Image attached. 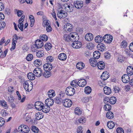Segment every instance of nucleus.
<instances>
[{
  "label": "nucleus",
  "instance_id": "nucleus-1",
  "mask_svg": "<svg viewBox=\"0 0 133 133\" xmlns=\"http://www.w3.org/2000/svg\"><path fill=\"white\" fill-rule=\"evenodd\" d=\"M24 87L26 91H30L33 88L32 83L29 80L25 81L24 83Z\"/></svg>",
  "mask_w": 133,
  "mask_h": 133
},
{
  "label": "nucleus",
  "instance_id": "nucleus-2",
  "mask_svg": "<svg viewBox=\"0 0 133 133\" xmlns=\"http://www.w3.org/2000/svg\"><path fill=\"white\" fill-rule=\"evenodd\" d=\"M75 92V89L71 87H69L66 88L65 90L66 94L69 96L73 95Z\"/></svg>",
  "mask_w": 133,
  "mask_h": 133
},
{
  "label": "nucleus",
  "instance_id": "nucleus-3",
  "mask_svg": "<svg viewBox=\"0 0 133 133\" xmlns=\"http://www.w3.org/2000/svg\"><path fill=\"white\" fill-rule=\"evenodd\" d=\"M18 129L19 131L23 132V133H28L30 131L29 127L24 125H20L18 127Z\"/></svg>",
  "mask_w": 133,
  "mask_h": 133
},
{
  "label": "nucleus",
  "instance_id": "nucleus-4",
  "mask_svg": "<svg viewBox=\"0 0 133 133\" xmlns=\"http://www.w3.org/2000/svg\"><path fill=\"white\" fill-rule=\"evenodd\" d=\"M57 15L58 17L60 18H64L67 16V13L65 11L62 9L58 10Z\"/></svg>",
  "mask_w": 133,
  "mask_h": 133
},
{
  "label": "nucleus",
  "instance_id": "nucleus-5",
  "mask_svg": "<svg viewBox=\"0 0 133 133\" xmlns=\"http://www.w3.org/2000/svg\"><path fill=\"white\" fill-rule=\"evenodd\" d=\"M70 41L74 42L78 41L79 39V37L76 32L71 33L70 34Z\"/></svg>",
  "mask_w": 133,
  "mask_h": 133
},
{
  "label": "nucleus",
  "instance_id": "nucleus-6",
  "mask_svg": "<svg viewBox=\"0 0 133 133\" xmlns=\"http://www.w3.org/2000/svg\"><path fill=\"white\" fill-rule=\"evenodd\" d=\"M60 97H57L55 99V103L57 104H60L63 103L64 100V96L60 94Z\"/></svg>",
  "mask_w": 133,
  "mask_h": 133
},
{
  "label": "nucleus",
  "instance_id": "nucleus-7",
  "mask_svg": "<svg viewBox=\"0 0 133 133\" xmlns=\"http://www.w3.org/2000/svg\"><path fill=\"white\" fill-rule=\"evenodd\" d=\"M33 72L37 77H39L43 75L42 70L39 68L37 67L35 68L34 69Z\"/></svg>",
  "mask_w": 133,
  "mask_h": 133
},
{
  "label": "nucleus",
  "instance_id": "nucleus-8",
  "mask_svg": "<svg viewBox=\"0 0 133 133\" xmlns=\"http://www.w3.org/2000/svg\"><path fill=\"white\" fill-rule=\"evenodd\" d=\"M72 104V101L69 99L64 98V101L63 102V104L65 107H70Z\"/></svg>",
  "mask_w": 133,
  "mask_h": 133
},
{
  "label": "nucleus",
  "instance_id": "nucleus-9",
  "mask_svg": "<svg viewBox=\"0 0 133 133\" xmlns=\"http://www.w3.org/2000/svg\"><path fill=\"white\" fill-rule=\"evenodd\" d=\"M18 39V37L16 34H14L12 38V46L11 49V51L14 50L15 48L16 43L17 42V40Z\"/></svg>",
  "mask_w": 133,
  "mask_h": 133
},
{
  "label": "nucleus",
  "instance_id": "nucleus-10",
  "mask_svg": "<svg viewBox=\"0 0 133 133\" xmlns=\"http://www.w3.org/2000/svg\"><path fill=\"white\" fill-rule=\"evenodd\" d=\"M64 30L66 32L71 31L73 29V26L70 23H67L64 26Z\"/></svg>",
  "mask_w": 133,
  "mask_h": 133
},
{
  "label": "nucleus",
  "instance_id": "nucleus-11",
  "mask_svg": "<svg viewBox=\"0 0 133 133\" xmlns=\"http://www.w3.org/2000/svg\"><path fill=\"white\" fill-rule=\"evenodd\" d=\"M35 106L37 110H41L43 106V104L40 101L37 102L35 103Z\"/></svg>",
  "mask_w": 133,
  "mask_h": 133
},
{
  "label": "nucleus",
  "instance_id": "nucleus-12",
  "mask_svg": "<svg viewBox=\"0 0 133 133\" xmlns=\"http://www.w3.org/2000/svg\"><path fill=\"white\" fill-rule=\"evenodd\" d=\"M64 6L65 10L66 12H70L73 11L74 7L71 4L70 5V4L68 5V4H66L64 5Z\"/></svg>",
  "mask_w": 133,
  "mask_h": 133
},
{
  "label": "nucleus",
  "instance_id": "nucleus-13",
  "mask_svg": "<svg viewBox=\"0 0 133 133\" xmlns=\"http://www.w3.org/2000/svg\"><path fill=\"white\" fill-rule=\"evenodd\" d=\"M82 44L81 43L77 41H75L73 42L72 44V47L76 49H79L81 48L82 46Z\"/></svg>",
  "mask_w": 133,
  "mask_h": 133
},
{
  "label": "nucleus",
  "instance_id": "nucleus-14",
  "mask_svg": "<svg viewBox=\"0 0 133 133\" xmlns=\"http://www.w3.org/2000/svg\"><path fill=\"white\" fill-rule=\"evenodd\" d=\"M122 81L124 83H127L129 81V77L127 74L123 75L122 76Z\"/></svg>",
  "mask_w": 133,
  "mask_h": 133
},
{
  "label": "nucleus",
  "instance_id": "nucleus-15",
  "mask_svg": "<svg viewBox=\"0 0 133 133\" xmlns=\"http://www.w3.org/2000/svg\"><path fill=\"white\" fill-rule=\"evenodd\" d=\"M85 40L87 41H91L93 39V35L91 33H88L85 35Z\"/></svg>",
  "mask_w": 133,
  "mask_h": 133
},
{
  "label": "nucleus",
  "instance_id": "nucleus-16",
  "mask_svg": "<svg viewBox=\"0 0 133 133\" xmlns=\"http://www.w3.org/2000/svg\"><path fill=\"white\" fill-rule=\"evenodd\" d=\"M35 46L38 49L41 48L43 45V43L41 40H37L35 43Z\"/></svg>",
  "mask_w": 133,
  "mask_h": 133
},
{
  "label": "nucleus",
  "instance_id": "nucleus-17",
  "mask_svg": "<svg viewBox=\"0 0 133 133\" xmlns=\"http://www.w3.org/2000/svg\"><path fill=\"white\" fill-rule=\"evenodd\" d=\"M54 101V100L51 98H48L45 100V103L46 105H49L50 107L53 105Z\"/></svg>",
  "mask_w": 133,
  "mask_h": 133
},
{
  "label": "nucleus",
  "instance_id": "nucleus-18",
  "mask_svg": "<svg viewBox=\"0 0 133 133\" xmlns=\"http://www.w3.org/2000/svg\"><path fill=\"white\" fill-rule=\"evenodd\" d=\"M97 48L98 50L101 51H103L106 49L105 45L103 43H100L97 45Z\"/></svg>",
  "mask_w": 133,
  "mask_h": 133
},
{
  "label": "nucleus",
  "instance_id": "nucleus-19",
  "mask_svg": "<svg viewBox=\"0 0 133 133\" xmlns=\"http://www.w3.org/2000/svg\"><path fill=\"white\" fill-rule=\"evenodd\" d=\"M96 59L94 58H92L89 59V62L91 66L95 67L97 65L98 62Z\"/></svg>",
  "mask_w": 133,
  "mask_h": 133
},
{
  "label": "nucleus",
  "instance_id": "nucleus-20",
  "mask_svg": "<svg viewBox=\"0 0 133 133\" xmlns=\"http://www.w3.org/2000/svg\"><path fill=\"white\" fill-rule=\"evenodd\" d=\"M87 84L86 80L84 79H82L79 80L77 82V85L79 87H83Z\"/></svg>",
  "mask_w": 133,
  "mask_h": 133
},
{
  "label": "nucleus",
  "instance_id": "nucleus-21",
  "mask_svg": "<svg viewBox=\"0 0 133 133\" xmlns=\"http://www.w3.org/2000/svg\"><path fill=\"white\" fill-rule=\"evenodd\" d=\"M97 65L98 68L100 70L103 69L105 68V64L102 61L98 62Z\"/></svg>",
  "mask_w": 133,
  "mask_h": 133
},
{
  "label": "nucleus",
  "instance_id": "nucleus-22",
  "mask_svg": "<svg viewBox=\"0 0 133 133\" xmlns=\"http://www.w3.org/2000/svg\"><path fill=\"white\" fill-rule=\"evenodd\" d=\"M43 68L45 70H47V69H48L49 70H50L52 68V66L51 64L48 63L44 64L43 66Z\"/></svg>",
  "mask_w": 133,
  "mask_h": 133
},
{
  "label": "nucleus",
  "instance_id": "nucleus-23",
  "mask_svg": "<svg viewBox=\"0 0 133 133\" xmlns=\"http://www.w3.org/2000/svg\"><path fill=\"white\" fill-rule=\"evenodd\" d=\"M109 74L107 71H105L102 73L101 76V78L102 80H105L109 78Z\"/></svg>",
  "mask_w": 133,
  "mask_h": 133
},
{
  "label": "nucleus",
  "instance_id": "nucleus-24",
  "mask_svg": "<svg viewBox=\"0 0 133 133\" xmlns=\"http://www.w3.org/2000/svg\"><path fill=\"white\" fill-rule=\"evenodd\" d=\"M127 71L128 75L131 76L133 74V67L131 66H128Z\"/></svg>",
  "mask_w": 133,
  "mask_h": 133
},
{
  "label": "nucleus",
  "instance_id": "nucleus-25",
  "mask_svg": "<svg viewBox=\"0 0 133 133\" xmlns=\"http://www.w3.org/2000/svg\"><path fill=\"white\" fill-rule=\"evenodd\" d=\"M74 5L76 8L78 9L81 8L83 6V2L76 1V3L74 4Z\"/></svg>",
  "mask_w": 133,
  "mask_h": 133
},
{
  "label": "nucleus",
  "instance_id": "nucleus-26",
  "mask_svg": "<svg viewBox=\"0 0 133 133\" xmlns=\"http://www.w3.org/2000/svg\"><path fill=\"white\" fill-rule=\"evenodd\" d=\"M43 114L41 112H38L35 114V117L36 119L39 120L43 117Z\"/></svg>",
  "mask_w": 133,
  "mask_h": 133
},
{
  "label": "nucleus",
  "instance_id": "nucleus-27",
  "mask_svg": "<svg viewBox=\"0 0 133 133\" xmlns=\"http://www.w3.org/2000/svg\"><path fill=\"white\" fill-rule=\"evenodd\" d=\"M58 58L60 60L64 61L66 58V54L64 53H61L59 55Z\"/></svg>",
  "mask_w": 133,
  "mask_h": 133
},
{
  "label": "nucleus",
  "instance_id": "nucleus-28",
  "mask_svg": "<svg viewBox=\"0 0 133 133\" xmlns=\"http://www.w3.org/2000/svg\"><path fill=\"white\" fill-rule=\"evenodd\" d=\"M104 93L107 95H109L111 92V90L110 88L108 87H105L104 88Z\"/></svg>",
  "mask_w": 133,
  "mask_h": 133
},
{
  "label": "nucleus",
  "instance_id": "nucleus-29",
  "mask_svg": "<svg viewBox=\"0 0 133 133\" xmlns=\"http://www.w3.org/2000/svg\"><path fill=\"white\" fill-rule=\"evenodd\" d=\"M50 108L49 105H46L43 106L42 108V109L41 110H42V111L45 113H47L50 110Z\"/></svg>",
  "mask_w": 133,
  "mask_h": 133
},
{
  "label": "nucleus",
  "instance_id": "nucleus-30",
  "mask_svg": "<svg viewBox=\"0 0 133 133\" xmlns=\"http://www.w3.org/2000/svg\"><path fill=\"white\" fill-rule=\"evenodd\" d=\"M101 54L98 51H96L93 53V56L94 58L96 59H98L100 56Z\"/></svg>",
  "mask_w": 133,
  "mask_h": 133
},
{
  "label": "nucleus",
  "instance_id": "nucleus-31",
  "mask_svg": "<svg viewBox=\"0 0 133 133\" xmlns=\"http://www.w3.org/2000/svg\"><path fill=\"white\" fill-rule=\"evenodd\" d=\"M102 37L100 35H98L96 36L95 38V42L97 43H100L103 41Z\"/></svg>",
  "mask_w": 133,
  "mask_h": 133
},
{
  "label": "nucleus",
  "instance_id": "nucleus-32",
  "mask_svg": "<svg viewBox=\"0 0 133 133\" xmlns=\"http://www.w3.org/2000/svg\"><path fill=\"white\" fill-rule=\"evenodd\" d=\"M35 75L34 74H33L32 72H29L27 74L28 78L31 80H34L35 78Z\"/></svg>",
  "mask_w": 133,
  "mask_h": 133
},
{
  "label": "nucleus",
  "instance_id": "nucleus-33",
  "mask_svg": "<svg viewBox=\"0 0 133 133\" xmlns=\"http://www.w3.org/2000/svg\"><path fill=\"white\" fill-rule=\"evenodd\" d=\"M85 66L84 64L82 62H79L76 64L77 68L81 70L83 69Z\"/></svg>",
  "mask_w": 133,
  "mask_h": 133
},
{
  "label": "nucleus",
  "instance_id": "nucleus-34",
  "mask_svg": "<svg viewBox=\"0 0 133 133\" xmlns=\"http://www.w3.org/2000/svg\"><path fill=\"white\" fill-rule=\"evenodd\" d=\"M1 49L0 48V58H3L6 56L8 52V50H6L3 53Z\"/></svg>",
  "mask_w": 133,
  "mask_h": 133
},
{
  "label": "nucleus",
  "instance_id": "nucleus-35",
  "mask_svg": "<svg viewBox=\"0 0 133 133\" xmlns=\"http://www.w3.org/2000/svg\"><path fill=\"white\" fill-rule=\"evenodd\" d=\"M115 125V124L114 122L112 121H110L107 122V126L109 129H112L114 127Z\"/></svg>",
  "mask_w": 133,
  "mask_h": 133
},
{
  "label": "nucleus",
  "instance_id": "nucleus-36",
  "mask_svg": "<svg viewBox=\"0 0 133 133\" xmlns=\"http://www.w3.org/2000/svg\"><path fill=\"white\" fill-rule=\"evenodd\" d=\"M113 39V37L111 35H109L108 37H107L106 39H104V42L107 43H111Z\"/></svg>",
  "mask_w": 133,
  "mask_h": 133
},
{
  "label": "nucleus",
  "instance_id": "nucleus-37",
  "mask_svg": "<svg viewBox=\"0 0 133 133\" xmlns=\"http://www.w3.org/2000/svg\"><path fill=\"white\" fill-rule=\"evenodd\" d=\"M106 116L107 118L109 119H112L114 117L113 113L110 111H108L107 112Z\"/></svg>",
  "mask_w": 133,
  "mask_h": 133
},
{
  "label": "nucleus",
  "instance_id": "nucleus-38",
  "mask_svg": "<svg viewBox=\"0 0 133 133\" xmlns=\"http://www.w3.org/2000/svg\"><path fill=\"white\" fill-rule=\"evenodd\" d=\"M116 98L114 96H112L109 99V102L111 104H115L116 102Z\"/></svg>",
  "mask_w": 133,
  "mask_h": 133
},
{
  "label": "nucleus",
  "instance_id": "nucleus-39",
  "mask_svg": "<svg viewBox=\"0 0 133 133\" xmlns=\"http://www.w3.org/2000/svg\"><path fill=\"white\" fill-rule=\"evenodd\" d=\"M54 92V91L53 90H50L48 92V96L50 98H52L54 97L55 95Z\"/></svg>",
  "mask_w": 133,
  "mask_h": 133
},
{
  "label": "nucleus",
  "instance_id": "nucleus-40",
  "mask_svg": "<svg viewBox=\"0 0 133 133\" xmlns=\"http://www.w3.org/2000/svg\"><path fill=\"white\" fill-rule=\"evenodd\" d=\"M29 18L30 21V27H32L34 24L35 20L33 16L32 15H30L29 16Z\"/></svg>",
  "mask_w": 133,
  "mask_h": 133
},
{
  "label": "nucleus",
  "instance_id": "nucleus-41",
  "mask_svg": "<svg viewBox=\"0 0 133 133\" xmlns=\"http://www.w3.org/2000/svg\"><path fill=\"white\" fill-rule=\"evenodd\" d=\"M37 56L39 58L42 57L44 55V52L43 50L39 51L36 52Z\"/></svg>",
  "mask_w": 133,
  "mask_h": 133
},
{
  "label": "nucleus",
  "instance_id": "nucleus-42",
  "mask_svg": "<svg viewBox=\"0 0 133 133\" xmlns=\"http://www.w3.org/2000/svg\"><path fill=\"white\" fill-rule=\"evenodd\" d=\"M6 103V102L4 100L0 101V104L5 109L8 108Z\"/></svg>",
  "mask_w": 133,
  "mask_h": 133
},
{
  "label": "nucleus",
  "instance_id": "nucleus-43",
  "mask_svg": "<svg viewBox=\"0 0 133 133\" xmlns=\"http://www.w3.org/2000/svg\"><path fill=\"white\" fill-rule=\"evenodd\" d=\"M50 70H46L45 71L44 73H43V76L45 78H48L50 77L51 75V72L50 71Z\"/></svg>",
  "mask_w": 133,
  "mask_h": 133
},
{
  "label": "nucleus",
  "instance_id": "nucleus-44",
  "mask_svg": "<svg viewBox=\"0 0 133 133\" xmlns=\"http://www.w3.org/2000/svg\"><path fill=\"white\" fill-rule=\"evenodd\" d=\"M34 64L36 66H40L42 65V61L40 59H36L34 61Z\"/></svg>",
  "mask_w": 133,
  "mask_h": 133
},
{
  "label": "nucleus",
  "instance_id": "nucleus-45",
  "mask_svg": "<svg viewBox=\"0 0 133 133\" xmlns=\"http://www.w3.org/2000/svg\"><path fill=\"white\" fill-rule=\"evenodd\" d=\"M103 108L106 111H110L111 109V106L110 105L107 104L104 105Z\"/></svg>",
  "mask_w": 133,
  "mask_h": 133
},
{
  "label": "nucleus",
  "instance_id": "nucleus-46",
  "mask_svg": "<svg viewBox=\"0 0 133 133\" xmlns=\"http://www.w3.org/2000/svg\"><path fill=\"white\" fill-rule=\"evenodd\" d=\"M91 88L89 86H87L85 88V92L87 94H89L91 92Z\"/></svg>",
  "mask_w": 133,
  "mask_h": 133
},
{
  "label": "nucleus",
  "instance_id": "nucleus-47",
  "mask_svg": "<svg viewBox=\"0 0 133 133\" xmlns=\"http://www.w3.org/2000/svg\"><path fill=\"white\" fill-rule=\"evenodd\" d=\"M64 39L66 42H69L70 41V35H69L65 34L63 36Z\"/></svg>",
  "mask_w": 133,
  "mask_h": 133
},
{
  "label": "nucleus",
  "instance_id": "nucleus-48",
  "mask_svg": "<svg viewBox=\"0 0 133 133\" xmlns=\"http://www.w3.org/2000/svg\"><path fill=\"white\" fill-rule=\"evenodd\" d=\"M44 47L46 50L48 51L51 49L52 47V45L50 43H47L45 44Z\"/></svg>",
  "mask_w": 133,
  "mask_h": 133
},
{
  "label": "nucleus",
  "instance_id": "nucleus-49",
  "mask_svg": "<svg viewBox=\"0 0 133 133\" xmlns=\"http://www.w3.org/2000/svg\"><path fill=\"white\" fill-rule=\"evenodd\" d=\"M54 59V57L52 56H48L46 58V62H51L53 61Z\"/></svg>",
  "mask_w": 133,
  "mask_h": 133
},
{
  "label": "nucleus",
  "instance_id": "nucleus-50",
  "mask_svg": "<svg viewBox=\"0 0 133 133\" xmlns=\"http://www.w3.org/2000/svg\"><path fill=\"white\" fill-rule=\"evenodd\" d=\"M31 130L35 133H37L39 131V129L35 126L32 127Z\"/></svg>",
  "mask_w": 133,
  "mask_h": 133
},
{
  "label": "nucleus",
  "instance_id": "nucleus-51",
  "mask_svg": "<svg viewBox=\"0 0 133 133\" xmlns=\"http://www.w3.org/2000/svg\"><path fill=\"white\" fill-rule=\"evenodd\" d=\"M49 22L50 21L49 20H44L43 21V26H46V27L48 26L49 25H50V24Z\"/></svg>",
  "mask_w": 133,
  "mask_h": 133
},
{
  "label": "nucleus",
  "instance_id": "nucleus-52",
  "mask_svg": "<svg viewBox=\"0 0 133 133\" xmlns=\"http://www.w3.org/2000/svg\"><path fill=\"white\" fill-rule=\"evenodd\" d=\"M33 55L32 54H28L26 57V60L28 61H31L33 59Z\"/></svg>",
  "mask_w": 133,
  "mask_h": 133
},
{
  "label": "nucleus",
  "instance_id": "nucleus-53",
  "mask_svg": "<svg viewBox=\"0 0 133 133\" xmlns=\"http://www.w3.org/2000/svg\"><path fill=\"white\" fill-rule=\"evenodd\" d=\"M75 112L76 114L78 115H80L82 113V112L80 110V109H79L78 107L75 108Z\"/></svg>",
  "mask_w": 133,
  "mask_h": 133
},
{
  "label": "nucleus",
  "instance_id": "nucleus-54",
  "mask_svg": "<svg viewBox=\"0 0 133 133\" xmlns=\"http://www.w3.org/2000/svg\"><path fill=\"white\" fill-rule=\"evenodd\" d=\"M43 41L45 42L48 39V37L46 35H43L40 38Z\"/></svg>",
  "mask_w": 133,
  "mask_h": 133
},
{
  "label": "nucleus",
  "instance_id": "nucleus-55",
  "mask_svg": "<svg viewBox=\"0 0 133 133\" xmlns=\"http://www.w3.org/2000/svg\"><path fill=\"white\" fill-rule=\"evenodd\" d=\"M8 100L10 103H12L14 101V98L12 95H11L8 97Z\"/></svg>",
  "mask_w": 133,
  "mask_h": 133
},
{
  "label": "nucleus",
  "instance_id": "nucleus-56",
  "mask_svg": "<svg viewBox=\"0 0 133 133\" xmlns=\"http://www.w3.org/2000/svg\"><path fill=\"white\" fill-rule=\"evenodd\" d=\"M110 54L108 52H106L104 55V57L106 59H110L111 57Z\"/></svg>",
  "mask_w": 133,
  "mask_h": 133
},
{
  "label": "nucleus",
  "instance_id": "nucleus-57",
  "mask_svg": "<svg viewBox=\"0 0 133 133\" xmlns=\"http://www.w3.org/2000/svg\"><path fill=\"white\" fill-rule=\"evenodd\" d=\"M4 119L2 117H0V127H2L5 124Z\"/></svg>",
  "mask_w": 133,
  "mask_h": 133
},
{
  "label": "nucleus",
  "instance_id": "nucleus-58",
  "mask_svg": "<svg viewBox=\"0 0 133 133\" xmlns=\"http://www.w3.org/2000/svg\"><path fill=\"white\" fill-rule=\"evenodd\" d=\"M78 121L80 123L82 124L85 122L86 120L84 118L82 117L80 118L79 119Z\"/></svg>",
  "mask_w": 133,
  "mask_h": 133
},
{
  "label": "nucleus",
  "instance_id": "nucleus-59",
  "mask_svg": "<svg viewBox=\"0 0 133 133\" xmlns=\"http://www.w3.org/2000/svg\"><path fill=\"white\" fill-rule=\"evenodd\" d=\"M18 26L19 29L22 31L23 30V24L22 22L19 23Z\"/></svg>",
  "mask_w": 133,
  "mask_h": 133
},
{
  "label": "nucleus",
  "instance_id": "nucleus-60",
  "mask_svg": "<svg viewBox=\"0 0 133 133\" xmlns=\"http://www.w3.org/2000/svg\"><path fill=\"white\" fill-rule=\"evenodd\" d=\"M82 128L81 126L78 127L77 129V133H82L83 130H82Z\"/></svg>",
  "mask_w": 133,
  "mask_h": 133
},
{
  "label": "nucleus",
  "instance_id": "nucleus-61",
  "mask_svg": "<svg viewBox=\"0 0 133 133\" xmlns=\"http://www.w3.org/2000/svg\"><path fill=\"white\" fill-rule=\"evenodd\" d=\"M127 45V43L125 41H123L121 43V48H125Z\"/></svg>",
  "mask_w": 133,
  "mask_h": 133
},
{
  "label": "nucleus",
  "instance_id": "nucleus-62",
  "mask_svg": "<svg viewBox=\"0 0 133 133\" xmlns=\"http://www.w3.org/2000/svg\"><path fill=\"white\" fill-rule=\"evenodd\" d=\"M116 131L117 133H124V130L121 128H118L116 129Z\"/></svg>",
  "mask_w": 133,
  "mask_h": 133
},
{
  "label": "nucleus",
  "instance_id": "nucleus-63",
  "mask_svg": "<svg viewBox=\"0 0 133 133\" xmlns=\"http://www.w3.org/2000/svg\"><path fill=\"white\" fill-rule=\"evenodd\" d=\"M5 38L4 37L2 38L0 41V48H2V44L5 42Z\"/></svg>",
  "mask_w": 133,
  "mask_h": 133
},
{
  "label": "nucleus",
  "instance_id": "nucleus-64",
  "mask_svg": "<svg viewBox=\"0 0 133 133\" xmlns=\"http://www.w3.org/2000/svg\"><path fill=\"white\" fill-rule=\"evenodd\" d=\"M6 26L5 23L4 22H0V28H4Z\"/></svg>",
  "mask_w": 133,
  "mask_h": 133
}]
</instances>
